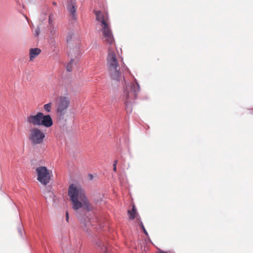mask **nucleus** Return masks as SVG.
I'll return each instance as SVG.
<instances>
[{
    "instance_id": "nucleus-1",
    "label": "nucleus",
    "mask_w": 253,
    "mask_h": 253,
    "mask_svg": "<svg viewBox=\"0 0 253 253\" xmlns=\"http://www.w3.org/2000/svg\"><path fill=\"white\" fill-rule=\"evenodd\" d=\"M107 66L112 80L120 82L123 79L122 82L124 83L125 86L122 95V100L125 104L127 113L130 114L132 111V105L134 100L140 91V86L135 79L134 83L126 84L124 76L120 71L116 54L110 48L108 49Z\"/></svg>"
},
{
    "instance_id": "nucleus-2",
    "label": "nucleus",
    "mask_w": 253,
    "mask_h": 253,
    "mask_svg": "<svg viewBox=\"0 0 253 253\" xmlns=\"http://www.w3.org/2000/svg\"><path fill=\"white\" fill-rule=\"evenodd\" d=\"M68 195L73 204V208L76 211V214L81 223L86 227L94 226L90 219L84 217V214L91 210L90 204L84 191L74 184H71L68 189Z\"/></svg>"
},
{
    "instance_id": "nucleus-3",
    "label": "nucleus",
    "mask_w": 253,
    "mask_h": 253,
    "mask_svg": "<svg viewBox=\"0 0 253 253\" xmlns=\"http://www.w3.org/2000/svg\"><path fill=\"white\" fill-rule=\"evenodd\" d=\"M27 123L34 126H43L49 127L53 125V121L49 115H44L42 112H38L36 115H30L27 117Z\"/></svg>"
},
{
    "instance_id": "nucleus-4",
    "label": "nucleus",
    "mask_w": 253,
    "mask_h": 253,
    "mask_svg": "<svg viewBox=\"0 0 253 253\" xmlns=\"http://www.w3.org/2000/svg\"><path fill=\"white\" fill-rule=\"evenodd\" d=\"M96 20L101 22V27L103 33V38L105 41L109 44L113 43L114 40L111 29L108 23L105 20L104 15L100 11H95Z\"/></svg>"
},
{
    "instance_id": "nucleus-5",
    "label": "nucleus",
    "mask_w": 253,
    "mask_h": 253,
    "mask_svg": "<svg viewBox=\"0 0 253 253\" xmlns=\"http://www.w3.org/2000/svg\"><path fill=\"white\" fill-rule=\"evenodd\" d=\"M44 133L38 127H33L30 130L29 140L34 145H38L42 143L45 138Z\"/></svg>"
},
{
    "instance_id": "nucleus-6",
    "label": "nucleus",
    "mask_w": 253,
    "mask_h": 253,
    "mask_svg": "<svg viewBox=\"0 0 253 253\" xmlns=\"http://www.w3.org/2000/svg\"><path fill=\"white\" fill-rule=\"evenodd\" d=\"M36 171L37 174V180L42 184L46 185L51 180L50 174L47 169L44 166L36 168Z\"/></svg>"
},
{
    "instance_id": "nucleus-7",
    "label": "nucleus",
    "mask_w": 253,
    "mask_h": 253,
    "mask_svg": "<svg viewBox=\"0 0 253 253\" xmlns=\"http://www.w3.org/2000/svg\"><path fill=\"white\" fill-rule=\"evenodd\" d=\"M70 104V99L65 96L58 97L56 99L57 112L60 117H63Z\"/></svg>"
},
{
    "instance_id": "nucleus-8",
    "label": "nucleus",
    "mask_w": 253,
    "mask_h": 253,
    "mask_svg": "<svg viewBox=\"0 0 253 253\" xmlns=\"http://www.w3.org/2000/svg\"><path fill=\"white\" fill-rule=\"evenodd\" d=\"M80 55L79 46L76 45L73 49H70L69 52V55L71 56V59L66 66V70L68 72H71L72 70V65L76 60H78Z\"/></svg>"
},
{
    "instance_id": "nucleus-9",
    "label": "nucleus",
    "mask_w": 253,
    "mask_h": 253,
    "mask_svg": "<svg viewBox=\"0 0 253 253\" xmlns=\"http://www.w3.org/2000/svg\"><path fill=\"white\" fill-rule=\"evenodd\" d=\"M67 9L71 14L72 18L74 20L76 19L77 16L76 15V2L74 0H71L70 1L67 5Z\"/></svg>"
},
{
    "instance_id": "nucleus-10",
    "label": "nucleus",
    "mask_w": 253,
    "mask_h": 253,
    "mask_svg": "<svg viewBox=\"0 0 253 253\" xmlns=\"http://www.w3.org/2000/svg\"><path fill=\"white\" fill-rule=\"evenodd\" d=\"M41 50L39 48H31L30 49V60H33L36 56L40 54Z\"/></svg>"
},
{
    "instance_id": "nucleus-11",
    "label": "nucleus",
    "mask_w": 253,
    "mask_h": 253,
    "mask_svg": "<svg viewBox=\"0 0 253 253\" xmlns=\"http://www.w3.org/2000/svg\"><path fill=\"white\" fill-rule=\"evenodd\" d=\"M62 250L64 253H73V247L71 245L67 246L64 244H63L61 247Z\"/></svg>"
},
{
    "instance_id": "nucleus-12",
    "label": "nucleus",
    "mask_w": 253,
    "mask_h": 253,
    "mask_svg": "<svg viewBox=\"0 0 253 253\" xmlns=\"http://www.w3.org/2000/svg\"><path fill=\"white\" fill-rule=\"evenodd\" d=\"M96 244L97 246L100 248L104 253H107L108 248L106 244L100 241H98Z\"/></svg>"
},
{
    "instance_id": "nucleus-13",
    "label": "nucleus",
    "mask_w": 253,
    "mask_h": 253,
    "mask_svg": "<svg viewBox=\"0 0 253 253\" xmlns=\"http://www.w3.org/2000/svg\"><path fill=\"white\" fill-rule=\"evenodd\" d=\"M44 197L46 199L52 200L54 202V195L52 191H49L45 193Z\"/></svg>"
},
{
    "instance_id": "nucleus-14",
    "label": "nucleus",
    "mask_w": 253,
    "mask_h": 253,
    "mask_svg": "<svg viewBox=\"0 0 253 253\" xmlns=\"http://www.w3.org/2000/svg\"><path fill=\"white\" fill-rule=\"evenodd\" d=\"M136 212V208L135 207V206H133L132 208V211H128L129 219L133 220L135 218V214Z\"/></svg>"
},
{
    "instance_id": "nucleus-15",
    "label": "nucleus",
    "mask_w": 253,
    "mask_h": 253,
    "mask_svg": "<svg viewBox=\"0 0 253 253\" xmlns=\"http://www.w3.org/2000/svg\"><path fill=\"white\" fill-rule=\"evenodd\" d=\"M74 37V34L73 33L70 32L68 34V35L66 38V42L68 44V46H70V44L72 42L73 38Z\"/></svg>"
},
{
    "instance_id": "nucleus-16",
    "label": "nucleus",
    "mask_w": 253,
    "mask_h": 253,
    "mask_svg": "<svg viewBox=\"0 0 253 253\" xmlns=\"http://www.w3.org/2000/svg\"><path fill=\"white\" fill-rule=\"evenodd\" d=\"M44 109L47 112H49L51 109V103H48L44 105L43 106Z\"/></svg>"
},
{
    "instance_id": "nucleus-17",
    "label": "nucleus",
    "mask_w": 253,
    "mask_h": 253,
    "mask_svg": "<svg viewBox=\"0 0 253 253\" xmlns=\"http://www.w3.org/2000/svg\"><path fill=\"white\" fill-rule=\"evenodd\" d=\"M140 227H141V229H142L144 233L148 237L149 240H150V238L148 235V233L147 231H146V230L145 229V228L143 225V224L141 220L140 221Z\"/></svg>"
},
{
    "instance_id": "nucleus-18",
    "label": "nucleus",
    "mask_w": 253,
    "mask_h": 253,
    "mask_svg": "<svg viewBox=\"0 0 253 253\" xmlns=\"http://www.w3.org/2000/svg\"><path fill=\"white\" fill-rule=\"evenodd\" d=\"M18 233H19V235L22 237L23 238V232H24V229H23V226L21 225H20L18 228Z\"/></svg>"
},
{
    "instance_id": "nucleus-19",
    "label": "nucleus",
    "mask_w": 253,
    "mask_h": 253,
    "mask_svg": "<svg viewBox=\"0 0 253 253\" xmlns=\"http://www.w3.org/2000/svg\"><path fill=\"white\" fill-rule=\"evenodd\" d=\"M53 15L52 14H50L49 16L48 22H49V24L50 28H51L52 26V22H53L52 18H53Z\"/></svg>"
},
{
    "instance_id": "nucleus-20",
    "label": "nucleus",
    "mask_w": 253,
    "mask_h": 253,
    "mask_svg": "<svg viewBox=\"0 0 253 253\" xmlns=\"http://www.w3.org/2000/svg\"><path fill=\"white\" fill-rule=\"evenodd\" d=\"M46 14H42L41 15V17L40 18V19L42 21H43L45 19Z\"/></svg>"
},
{
    "instance_id": "nucleus-21",
    "label": "nucleus",
    "mask_w": 253,
    "mask_h": 253,
    "mask_svg": "<svg viewBox=\"0 0 253 253\" xmlns=\"http://www.w3.org/2000/svg\"><path fill=\"white\" fill-rule=\"evenodd\" d=\"M40 33V29L39 28H37L36 30V36H38Z\"/></svg>"
},
{
    "instance_id": "nucleus-22",
    "label": "nucleus",
    "mask_w": 253,
    "mask_h": 253,
    "mask_svg": "<svg viewBox=\"0 0 253 253\" xmlns=\"http://www.w3.org/2000/svg\"><path fill=\"white\" fill-rule=\"evenodd\" d=\"M66 220L67 222H69V214L67 211L66 213Z\"/></svg>"
},
{
    "instance_id": "nucleus-23",
    "label": "nucleus",
    "mask_w": 253,
    "mask_h": 253,
    "mask_svg": "<svg viewBox=\"0 0 253 253\" xmlns=\"http://www.w3.org/2000/svg\"><path fill=\"white\" fill-rule=\"evenodd\" d=\"M50 33L51 34H54L55 33V30H54V28H53L52 30L50 31Z\"/></svg>"
},
{
    "instance_id": "nucleus-24",
    "label": "nucleus",
    "mask_w": 253,
    "mask_h": 253,
    "mask_svg": "<svg viewBox=\"0 0 253 253\" xmlns=\"http://www.w3.org/2000/svg\"><path fill=\"white\" fill-rule=\"evenodd\" d=\"M113 170L115 171H116V170H117V167H116V166H115V165H113Z\"/></svg>"
},
{
    "instance_id": "nucleus-25",
    "label": "nucleus",
    "mask_w": 253,
    "mask_h": 253,
    "mask_svg": "<svg viewBox=\"0 0 253 253\" xmlns=\"http://www.w3.org/2000/svg\"><path fill=\"white\" fill-rule=\"evenodd\" d=\"M158 253H166V252L163 251L161 250H159Z\"/></svg>"
},
{
    "instance_id": "nucleus-26",
    "label": "nucleus",
    "mask_w": 253,
    "mask_h": 253,
    "mask_svg": "<svg viewBox=\"0 0 253 253\" xmlns=\"http://www.w3.org/2000/svg\"><path fill=\"white\" fill-rule=\"evenodd\" d=\"M117 160H115L114 162V164L113 165H115V166H117Z\"/></svg>"
},
{
    "instance_id": "nucleus-27",
    "label": "nucleus",
    "mask_w": 253,
    "mask_h": 253,
    "mask_svg": "<svg viewBox=\"0 0 253 253\" xmlns=\"http://www.w3.org/2000/svg\"><path fill=\"white\" fill-rule=\"evenodd\" d=\"M166 253H175L173 252H172V251H168V252H166Z\"/></svg>"
},
{
    "instance_id": "nucleus-28",
    "label": "nucleus",
    "mask_w": 253,
    "mask_h": 253,
    "mask_svg": "<svg viewBox=\"0 0 253 253\" xmlns=\"http://www.w3.org/2000/svg\"><path fill=\"white\" fill-rule=\"evenodd\" d=\"M90 179H92L93 178V175L92 174H89Z\"/></svg>"
},
{
    "instance_id": "nucleus-29",
    "label": "nucleus",
    "mask_w": 253,
    "mask_h": 253,
    "mask_svg": "<svg viewBox=\"0 0 253 253\" xmlns=\"http://www.w3.org/2000/svg\"><path fill=\"white\" fill-rule=\"evenodd\" d=\"M53 4H54V5H56V3H55V2H53Z\"/></svg>"
},
{
    "instance_id": "nucleus-30",
    "label": "nucleus",
    "mask_w": 253,
    "mask_h": 253,
    "mask_svg": "<svg viewBox=\"0 0 253 253\" xmlns=\"http://www.w3.org/2000/svg\"><path fill=\"white\" fill-rule=\"evenodd\" d=\"M137 218L139 220L140 219V217L139 216V217H137Z\"/></svg>"
}]
</instances>
